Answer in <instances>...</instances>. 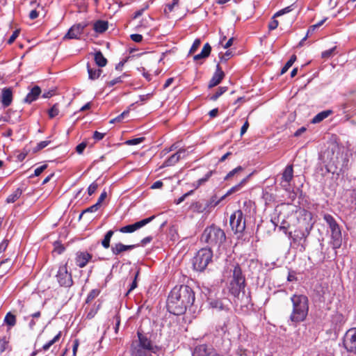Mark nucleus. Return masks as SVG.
<instances>
[{
	"mask_svg": "<svg viewBox=\"0 0 356 356\" xmlns=\"http://www.w3.org/2000/svg\"><path fill=\"white\" fill-rule=\"evenodd\" d=\"M195 301V293L187 285L177 286L170 291L168 300V311L174 315L185 313L188 307L193 305Z\"/></svg>",
	"mask_w": 356,
	"mask_h": 356,
	"instance_id": "1",
	"label": "nucleus"
},
{
	"mask_svg": "<svg viewBox=\"0 0 356 356\" xmlns=\"http://www.w3.org/2000/svg\"><path fill=\"white\" fill-rule=\"evenodd\" d=\"M292 311L289 316V320L293 323H298L304 321L309 312V299L303 294H293L291 297Z\"/></svg>",
	"mask_w": 356,
	"mask_h": 356,
	"instance_id": "2",
	"label": "nucleus"
},
{
	"mask_svg": "<svg viewBox=\"0 0 356 356\" xmlns=\"http://www.w3.org/2000/svg\"><path fill=\"white\" fill-rule=\"evenodd\" d=\"M137 335L138 339L134 340L131 343V356H152V353H156L158 347L146 334L138 330Z\"/></svg>",
	"mask_w": 356,
	"mask_h": 356,
	"instance_id": "3",
	"label": "nucleus"
},
{
	"mask_svg": "<svg viewBox=\"0 0 356 356\" xmlns=\"http://www.w3.org/2000/svg\"><path fill=\"white\" fill-rule=\"evenodd\" d=\"M201 240L211 247L219 248L225 241L226 236L222 229L212 225L204 230Z\"/></svg>",
	"mask_w": 356,
	"mask_h": 356,
	"instance_id": "4",
	"label": "nucleus"
},
{
	"mask_svg": "<svg viewBox=\"0 0 356 356\" xmlns=\"http://www.w3.org/2000/svg\"><path fill=\"white\" fill-rule=\"evenodd\" d=\"M245 286V279L241 268L238 265H236L233 269L232 280L229 286L230 293L236 299H240L241 293L243 291L244 295V289Z\"/></svg>",
	"mask_w": 356,
	"mask_h": 356,
	"instance_id": "5",
	"label": "nucleus"
},
{
	"mask_svg": "<svg viewBox=\"0 0 356 356\" xmlns=\"http://www.w3.org/2000/svg\"><path fill=\"white\" fill-rule=\"evenodd\" d=\"M323 220L327 223L331 232L330 243L334 249H338L341 247L342 243V236L341 227L335 218L329 213L323 215Z\"/></svg>",
	"mask_w": 356,
	"mask_h": 356,
	"instance_id": "6",
	"label": "nucleus"
},
{
	"mask_svg": "<svg viewBox=\"0 0 356 356\" xmlns=\"http://www.w3.org/2000/svg\"><path fill=\"white\" fill-rule=\"evenodd\" d=\"M213 252L211 248H202L193 259V268L197 271H203L209 263L212 261Z\"/></svg>",
	"mask_w": 356,
	"mask_h": 356,
	"instance_id": "7",
	"label": "nucleus"
},
{
	"mask_svg": "<svg viewBox=\"0 0 356 356\" xmlns=\"http://www.w3.org/2000/svg\"><path fill=\"white\" fill-rule=\"evenodd\" d=\"M56 278L58 284L62 287L69 288L73 284L72 273L68 271L67 264L59 266Z\"/></svg>",
	"mask_w": 356,
	"mask_h": 356,
	"instance_id": "8",
	"label": "nucleus"
},
{
	"mask_svg": "<svg viewBox=\"0 0 356 356\" xmlns=\"http://www.w3.org/2000/svg\"><path fill=\"white\" fill-rule=\"evenodd\" d=\"M229 223L236 234L243 232L245 229V219L241 210H236L231 215Z\"/></svg>",
	"mask_w": 356,
	"mask_h": 356,
	"instance_id": "9",
	"label": "nucleus"
},
{
	"mask_svg": "<svg viewBox=\"0 0 356 356\" xmlns=\"http://www.w3.org/2000/svg\"><path fill=\"white\" fill-rule=\"evenodd\" d=\"M312 226L307 227L305 229H298L293 232L289 233V237L291 238L294 243H298L301 246L303 250L307 245V238L310 234Z\"/></svg>",
	"mask_w": 356,
	"mask_h": 356,
	"instance_id": "10",
	"label": "nucleus"
},
{
	"mask_svg": "<svg viewBox=\"0 0 356 356\" xmlns=\"http://www.w3.org/2000/svg\"><path fill=\"white\" fill-rule=\"evenodd\" d=\"M343 346L348 352L356 355V327L350 328L346 332Z\"/></svg>",
	"mask_w": 356,
	"mask_h": 356,
	"instance_id": "11",
	"label": "nucleus"
},
{
	"mask_svg": "<svg viewBox=\"0 0 356 356\" xmlns=\"http://www.w3.org/2000/svg\"><path fill=\"white\" fill-rule=\"evenodd\" d=\"M155 216H152L147 218L143 219L140 221H138L134 224L127 225L126 226L122 227L120 228L119 231L122 233H132L136 231L138 229L145 226L150 222L154 219Z\"/></svg>",
	"mask_w": 356,
	"mask_h": 356,
	"instance_id": "12",
	"label": "nucleus"
},
{
	"mask_svg": "<svg viewBox=\"0 0 356 356\" xmlns=\"http://www.w3.org/2000/svg\"><path fill=\"white\" fill-rule=\"evenodd\" d=\"M87 26L88 24L86 22L73 25L64 36V39H79Z\"/></svg>",
	"mask_w": 356,
	"mask_h": 356,
	"instance_id": "13",
	"label": "nucleus"
},
{
	"mask_svg": "<svg viewBox=\"0 0 356 356\" xmlns=\"http://www.w3.org/2000/svg\"><path fill=\"white\" fill-rule=\"evenodd\" d=\"M13 95L11 88H3L0 95V102L3 108L8 107L13 102Z\"/></svg>",
	"mask_w": 356,
	"mask_h": 356,
	"instance_id": "14",
	"label": "nucleus"
},
{
	"mask_svg": "<svg viewBox=\"0 0 356 356\" xmlns=\"http://www.w3.org/2000/svg\"><path fill=\"white\" fill-rule=\"evenodd\" d=\"M293 177V170L291 165H287L282 175L281 185L285 189L288 190L290 186V181Z\"/></svg>",
	"mask_w": 356,
	"mask_h": 356,
	"instance_id": "15",
	"label": "nucleus"
},
{
	"mask_svg": "<svg viewBox=\"0 0 356 356\" xmlns=\"http://www.w3.org/2000/svg\"><path fill=\"white\" fill-rule=\"evenodd\" d=\"M186 156V149H179L176 153L171 155L168 159L163 163L164 167L172 166L176 164L181 159Z\"/></svg>",
	"mask_w": 356,
	"mask_h": 356,
	"instance_id": "16",
	"label": "nucleus"
},
{
	"mask_svg": "<svg viewBox=\"0 0 356 356\" xmlns=\"http://www.w3.org/2000/svg\"><path fill=\"white\" fill-rule=\"evenodd\" d=\"M225 76V73L221 69L220 64L218 63L216 65V71L209 81V87L213 88L219 84Z\"/></svg>",
	"mask_w": 356,
	"mask_h": 356,
	"instance_id": "17",
	"label": "nucleus"
},
{
	"mask_svg": "<svg viewBox=\"0 0 356 356\" xmlns=\"http://www.w3.org/2000/svg\"><path fill=\"white\" fill-rule=\"evenodd\" d=\"M139 246V245H124L122 243H117L111 246V252L113 255H119L123 252L129 251Z\"/></svg>",
	"mask_w": 356,
	"mask_h": 356,
	"instance_id": "18",
	"label": "nucleus"
},
{
	"mask_svg": "<svg viewBox=\"0 0 356 356\" xmlns=\"http://www.w3.org/2000/svg\"><path fill=\"white\" fill-rule=\"evenodd\" d=\"M91 258L92 255L87 252H78L76 257V264L80 268H83Z\"/></svg>",
	"mask_w": 356,
	"mask_h": 356,
	"instance_id": "19",
	"label": "nucleus"
},
{
	"mask_svg": "<svg viewBox=\"0 0 356 356\" xmlns=\"http://www.w3.org/2000/svg\"><path fill=\"white\" fill-rule=\"evenodd\" d=\"M226 198L225 195L218 197L216 194L212 195L205 204L204 209H211L219 205Z\"/></svg>",
	"mask_w": 356,
	"mask_h": 356,
	"instance_id": "20",
	"label": "nucleus"
},
{
	"mask_svg": "<svg viewBox=\"0 0 356 356\" xmlns=\"http://www.w3.org/2000/svg\"><path fill=\"white\" fill-rule=\"evenodd\" d=\"M40 92L41 90L40 87L38 86H34L26 96L24 102L29 104L33 102V101L37 99Z\"/></svg>",
	"mask_w": 356,
	"mask_h": 356,
	"instance_id": "21",
	"label": "nucleus"
},
{
	"mask_svg": "<svg viewBox=\"0 0 356 356\" xmlns=\"http://www.w3.org/2000/svg\"><path fill=\"white\" fill-rule=\"evenodd\" d=\"M40 312H36L26 318L29 319V327L31 330H33L36 325L40 323Z\"/></svg>",
	"mask_w": 356,
	"mask_h": 356,
	"instance_id": "22",
	"label": "nucleus"
},
{
	"mask_svg": "<svg viewBox=\"0 0 356 356\" xmlns=\"http://www.w3.org/2000/svg\"><path fill=\"white\" fill-rule=\"evenodd\" d=\"M108 28V23L107 21L97 20L94 23L93 29L96 33H103Z\"/></svg>",
	"mask_w": 356,
	"mask_h": 356,
	"instance_id": "23",
	"label": "nucleus"
},
{
	"mask_svg": "<svg viewBox=\"0 0 356 356\" xmlns=\"http://www.w3.org/2000/svg\"><path fill=\"white\" fill-rule=\"evenodd\" d=\"M209 354L210 351L207 345L202 344L195 348L192 356H209Z\"/></svg>",
	"mask_w": 356,
	"mask_h": 356,
	"instance_id": "24",
	"label": "nucleus"
},
{
	"mask_svg": "<svg viewBox=\"0 0 356 356\" xmlns=\"http://www.w3.org/2000/svg\"><path fill=\"white\" fill-rule=\"evenodd\" d=\"M247 180H248V177L244 178L238 184L232 186L230 189H229L227 191V192L225 194L226 197L229 195L234 194V193L240 192L243 189V188L245 186V185L247 182Z\"/></svg>",
	"mask_w": 356,
	"mask_h": 356,
	"instance_id": "25",
	"label": "nucleus"
},
{
	"mask_svg": "<svg viewBox=\"0 0 356 356\" xmlns=\"http://www.w3.org/2000/svg\"><path fill=\"white\" fill-rule=\"evenodd\" d=\"M332 110H325L323 111L318 114H316L313 119L312 120V122L313 124H317L327 118L328 116H330L332 113Z\"/></svg>",
	"mask_w": 356,
	"mask_h": 356,
	"instance_id": "26",
	"label": "nucleus"
},
{
	"mask_svg": "<svg viewBox=\"0 0 356 356\" xmlns=\"http://www.w3.org/2000/svg\"><path fill=\"white\" fill-rule=\"evenodd\" d=\"M87 70L88 73V78L90 80H95L98 79L102 72V70L99 68L91 67L89 63L87 64Z\"/></svg>",
	"mask_w": 356,
	"mask_h": 356,
	"instance_id": "27",
	"label": "nucleus"
},
{
	"mask_svg": "<svg viewBox=\"0 0 356 356\" xmlns=\"http://www.w3.org/2000/svg\"><path fill=\"white\" fill-rule=\"evenodd\" d=\"M95 61L99 67H104L107 63L106 58L103 56L100 51H96L95 54Z\"/></svg>",
	"mask_w": 356,
	"mask_h": 356,
	"instance_id": "28",
	"label": "nucleus"
},
{
	"mask_svg": "<svg viewBox=\"0 0 356 356\" xmlns=\"http://www.w3.org/2000/svg\"><path fill=\"white\" fill-rule=\"evenodd\" d=\"M22 190L19 188H17L12 194L8 196L6 198V203H13L17 201L22 195Z\"/></svg>",
	"mask_w": 356,
	"mask_h": 356,
	"instance_id": "29",
	"label": "nucleus"
},
{
	"mask_svg": "<svg viewBox=\"0 0 356 356\" xmlns=\"http://www.w3.org/2000/svg\"><path fill=\"white\" fill-rule=\"evenodd\" d=\"M213 171H209L202 178L199 179L195 183L193 184L195 189L198 188L200 186L207 182L211 177Z\"/></svg>",
	"mask_w": 356,
	"mask_h": 356,
	"instance_id": "30",
	"label": "nucleus"
},
{
	"mask_svg": "<svg viewBox=\"0 0 356 356\" xmlns=\"http://www.w3.org/2000/svg\"><path fill=\"white\" fill-rule=\"evenodd\" d=\"M113 234L114 232L113 230H109L106 233L104 238L102 241V245L104 248L107 249L110 247L111 239Z\"/></svg>",
	"mask_w": 356,
	"mask_h": 356,
	"instance_id": "31",
	"label": "nucleus"
},
{
	"mask_svg": "<svg viewBox=\"0 0 356 356\" xmlns=\"http://www.w3.org/2000/svg\"><path fill=\"white\" fill-rule=\"evenodd\" d=\"M4 323L9 327H13L16 324V316L11 312L7 313L4 318Z\"/></svg>",
	"mask_w": 356,
	"mask_h": 356,
	"instance_id": "32",
	"label": "nucleus"
},
{
	"mask_svg": "<svg viewBox=\"0 0 356 356\" xmlns=\"http://www.w3.org/2000/svg\"><path fill=\"white\" fill-rule=\"evenodd\" d=\"M209 305L213 309H216L218 310H223L225 309V307L222 302L221 300L216 299V300H211L209 301Z\"/></svg>",
	"mask_w": 356,
	"mask_h": 356,
	"instance_id": "33",
	"label": "nucleus"
},
{
	"mask_svg": "<svg viewBox=\"0 0 356 356\" xmlns=\"http://www.w3.org/2000/svg\"><path fill=\"white\" fill-rule=\"evenodd\" d=\"M296 60V56L292 55L290 59L286 63L284 66L281 70V74L286 73L288 70L293 65L294 62Z\"/></svg>",
	"mask_w": 356,
	"mask_h": 356,
	"instance_id": "34",
	"label": "nucleus"
},
{
	"mask_svg": "<svg viewBox=\"0 0 356 356\" xmlns=\"http://www.w3.org/2000/svg\"><path fill=\"white\" fill-rule=\"evenodd\" d=\"M101 306V303L99 304H95L92 308L90 309L89 312L86 314V318L91 319L97 313L98 310L99 309Z\"/></svg>",
	"mask_w": 356,
	"mask_h": 356,
	"instance_id": "35",
	"label": "nucleus"
},
{
	"mask_svg": "<svg viewBox=\"0 0 356 356\" xmlns=\"http://www.w3.org/2000/svg\"><path fill=\"white\" fill-rule=\"evenodd\" d=\"M60 332H58L51 340H50L49 341L43 345L42 348V350L44 351L48 350L54 343H55L56 341L59 340V339L60 338Z\"/></svg>",
	"mask_w": 356,
	"mask_h": 356,
	"instance_id": "36",
	"label": "nucleus"
},
{
	"mask_svg": "<svg viewBox=\"0 0 356 356\" xmlns=\"http://www.w3.org/2000/svg\"><path fill=\"white\" fill-rule=\"evenodd\" d=\"M129 113V110H126L123 111L121 114L118 115L116 118L111 120L110 123L113 124L115 122H121L124 119V118L127 117Z\"/></svg>",
	"mask_w": 356,
	"mask_h": 356,
	"instance_id": "37",
	"label": "nucleus"
},
{
	"mask_svg": "<svg viewBox=\"0 0 356 356\" xmlns=\"http://www.w3.org/2000/svg\"><path fill=\"white\" fill-rule=\"evenodd\" d=\"M227 90L226 86L220 87L218 88L217 91L211 97V99L213 101H216L218 97H220L222 94H224Z\"/></svg>",
	"mask_w": 356,
	"mask_h": 356,
	"instance_id": "38",
	"label": "nucleus"
},
{
	"mask_svg": "<svg viewBox=\"0 0 356 356\" xmlns=\"http://www.w3.org/2000/svg\"><path fill=\"white\" fill-rule=\"evenodd\" d=\"M99 293L100 291L99 289L91 290L87 296L86 302L89 303L91 301H92L95 298H97L99 296Z\"/></svg>",
	"mask_w": 356,
	"mask_h": 356,
	"instance_id": "39",
	"label": "nucleus"
},
{
	"mask_svg": "<svg viewBox=\"0 0 356 356\" xmlns=\"http://www.w3.org/2000/svg\"><path fill=\"white\" fill-rule=\"evenodd\" d=\"M233 56L232 52L227 51L225 54L220 53L219 58L221 63L226 62Z\"/></svg>",
	"mask_w": 356,
	"mask_h": 356,
	"instance_id": "40",
	"label": "nucleus"
},
{
	"mask_svg": "<svg viewBox=\"0 0 356 356\" xmlns=\"http://www.w3.org/2000/svg\"><path fill=\"white\" fill-rule=\"evenodd\" d=\"M50 118H53L58 115L59 109L57 104H54L48 111Z\"/></svg>",
	"mask_w": 356,
	"mask_h": 356,
	"instance_id": "41",
	"label": "nucleus"
},
{
	"mask_svg": "<svg viewBox=\"0 0 356 356\" xmlns=\"http://www.w3.org/2000/svg\"><path fill=\"white\" fill-rule=\"evenodd\" d=\"M99 207H100V206L99 205V204H97V203L90 206V207H88L86 209H85L84 211H83V212L80 215V218L82 216L83 214H84L86 213H88V212L92 213V212L97 211L99 209Z\"/></svg>",
	"mask_w": 356,
	"mask_h": 356,
	"instance_id": "42",
	"label": "nucleus"
},
{
	"mask_svg": "<svg viewBox=\"0 0 356 356\" xmlns=\"http://www.w3.org/2000/svg\"><path fill=\"white\" fill-rule=\"evenodd\" d=\"M179 3V0H172V3H168L165 8V13H170L173 10L175 6H177Z\"/></svg>",
	"mask_w": 356,
	"mask_h": 356,
	"instance_id": "43",
	"label": "nucleus"
},
{
	"mask_svg": "<svg viewBox=\"0 0 356 356\" xmlns=\"http://www.w3.org/2000/svg\"><path fill=\"white\" fill-rule=\"evenodd\" d=\"M127 76V75L124 73V74H123L122 76H118V77L110 81L109 82H108L107 85L109 87H112L117 83H121V82H122V78L124 76Z\"/></svg>",
	"mask_w": 356,
	"mask_h": 356,
	"instance_id": "44",
	"label": "nucleus"
},
{
	"mask_svg": "<svg viewBox=\"0 0 356 356\" xmlns=\"http://www.w3.org/2000/svg\"><path fill=\"white\" fill-rule=\"evenodd\" d=\"M211 51V47L210 46V44L209 43H206L204 45L200 53H202L205 58H207L210 55Z\"/></svg>",
	"mask_w": 356,
	"mask_h": 356,
	"instance_id": "45",
	"label": "nucleus"
},
{
	"mask_svg": "<svg viewBox=\"0 0 356 356\" xmlns=\"http://www.w3.org/2000/svg\"><path fill=\"white\" fill-rule=\"evenodd\" d=\"M335 49H336V47H334L331 49H329L327 50L323 51L321 54V57L323 58H328L331 57L333 55Z\"/></svg>",
	"mask_w": 356,
	"mask_h": 356,
	"instance_id": "46",
	"label": "nucleus"
},
{
	"mask_svg": "<svg viewBox=\"0 0 356 356\" xmlns=\"http://www.w3.org/2000/svg\"><path fill=\"white\" fill-rule=\"evenodd\" d=\"M144 138L141 137V138H133V139H130V140H128L126 141V144L129 145H138L140 144V143H142L143 140H144Z\"/></svg>",
	"mask_w": 356,
	"mask_h": 356,
	"instance_id": "47",
	"label": "nucleus"
},
{
	"mask_svg": "<svg viewBox=\"0 0 356 356\" xmlns=\"http://www.w3.org/2000/svg\"><path fill=\"white\" fill-rule=\"evenodd\" d=\"M8 341L6 340V337L0 339V354L3 353L8 347Z\"/></svg>",
	"mask_w": 356,
	"mask_h": 356,
	"instance_id": "48",
	"label": "nucleus"
},
{
	"mask_svg": "<svg viewBox=\"0 0 356 356\" xmlns=\"http://www.w3.org/2000/svg\"><path fill=\"white\" fill-rule=\"evenodd\" d=\"M200 44H201V40L200 39H195L190 49L189 54H193L195 51H196L197 49L200 46Z\"/></svg>",
	"mask_w": 356,
	"mask_h": 356,
	"instance_id": "49",
	"label": "nucleus"
},
{
	"mask_svg": "<svg viewBox=\"0 0 356 356\" xmlns=\"http://www.w3.org/2000/svg\"><path fill=\"white\" fill-rule=\"evenodd\" d=\"M243 170L242 167L241 166H238L237 168L233 169L232 170H231L227 175L226 177H225V180H227L229 179H230L231 177H232L234 175H236V173H238V172L241 171Z\"/></svg>",
	"mask_w": 356,
	"mask_h": 356,
	"instance_id": "50",
	"label": "nucleus"
},
{
	"mask_svg": "<svg viewBox=\"0 0 356 356\" xmlns=\"http://www.w3.org/2000/svg\"><path fill=\"white\" fill-rule=\"evenodd\" d=\"M291 10H292L291 6H287V7H286V8L279 10L278 12H277L274 15V17H277L281 16V15H284L285 13H289Z\"/></svg>",
	"mask_w": 356,
	"mask_h": 356,
	"instance_id": "51",
	"label": "nucleus"
},
{
	"mask_svg": "<svg viewBox=\"0 0 356 356\" xmlns=\"http://www.w3.org/2000/svg\"><path fill=\"white\" fill-rule=\"evenodd\" d=\"M98 184L94 181L88 188V193L89 195H92L97 189Z\"/></svg>",
	"mask_w": 356,
	"mask_h": 356,
	"instance_id": "52",
	"label": "nucleus"
},
{
	"mask_svg": "<svg viewBox=\"0 0 356 356\" xmlns=\"http://www.w3.org/2000/svg\"><path fill=\"white\" fill-rule=\"evenodd\" d=\"M274 16L272 17L270 22L268 24V29L270 31L275 30L278 26V21L275 19Z\"/></svg>",
	"mask_w": 356,
	"mask_h": 356,
	"instance_id": "53",
	"label": "nucleus"
},
{
	"mask_svg": "<svg viewBox=\"0 0 356 356\" xmlns=\"http://www.w3.org/2000/svg\"><path fill=\"white\" fill-rule=\"evenodd\" d=\"M47 168V164H44L38 167L34 170V176H35V177L39 176Z\"/></svg>",
	"mask_w": 356,
	"mask_h": 356,
	"instance_id": "54",
	"label": "nucleus"
},
{
	"mask_svg": "<svg viewBox=\"0 0 356 356\" xmlns=\"http://www.w3.org/2000/svg\"><path fill=\"white\" fill-rule=\"evenodd\" d=\"M350 202H351L353 207L356 210V188L353 189L351 192Z\"/></svg>",
	"mask_w": 356,
	"mask_h": 356,
	"instance_id": "55",
	"label": "nucleus"
},
{
	"mask_svg": "<svg viewBox=\"0 0 356 356\" xmlns=\"http://www.w3.org/2000/svg\"><path fill=\"white\" fill-rule=\"evenodd\" d=\"M138 275V272H137L136 273L135 277H134V280H133V282L130 284V286H129V289L128 290L127 293H130L131 291H132L134 289H135L137 287V281H136V280H137Z\"/></svg>",
	"mask_w": 356,
	"mask_h": 356,
	"instance_id": "56",
	"label": "nucleus"
},
{
	"mask_svg": "<svg viewBox=\"0 0 356 356\" xmlns=\"http://www.w3.org/2000/svg\"><path fill=\"white\" fill-rule=\"evenodd\" d=\"M19 33V30H15L13 33V34L10 35V37L9 38V39L8 40V43L9 44H11L15 40V39L18 37Z\"/></svg>",
	"mask_w": 356,
	"mask_h": 356,
	"instance_id": "57",
	"label": "nucleus"
},
{
	"mask_svg": "<svg viewBox=\"0 0 356 356\" xmlns=\"http://www.w3.org/2000/svg\"><path fill=\"white\" fill-rule=\"evenodd\" d=\"M130 38L135 42H140L143 40V35L140 34H131Z\"/></svg>",
	"mask_w": 356,
	"mask_h": 356,
	"instance_id": "58",
	"label": "nucleus"
},
{
	"mask_svg": "<svg viewBox=\"0 0 356 356\" xmlns=\"http://www.w3.org/2000/svg\"><path fill=\"white\" fill-rule=\"evenodd\" d=\"M104 135L105 134L103 133H100L97 131H95L93 134V138L96 140H100L103 139Z\"/></svg>",
	"mask_w": 356,
	"mask_h": 356,
	"instance_id": "59",
	"label": "nucleus"
},
{
	"mask_svg": "<svg viewBox=\"0 0 356 356\" xmlns=\"http://www.w3.org/2000/svg\"><path fill=\"white\" fill-rule=\"evenodd\" d=\"M86 147V144L85 143H81L76 146V150L79 154H81Z\"/></svg>",
	"mask_w": 356,
	"mask_h": 356,
	"instance_id": "60",
	"label": "nucleus"
},
{
	"mask_svg": "<svg viewBox=\"0 0 356 356\" xmlns=\"http://www.w3.org/2000/svg\"><path fill=\"white\" fill-rule=\"evenodd\" d=\"M49 143H50V141H49V140L41 141L39 143H38L37 148H38V149H42L44 147H46Z\"/></svg>",
	"mask_w": 356,
	"mask_h": 356,
	"instance_id": "61",
	"label": "nucleus"
},
{
	"mask_svg": "<svg viewBox=\"0 0 356 356\" xmlns=\"http://www.w3.org/2000/svg\"><path fill=\"white\" fill-rule=\"evenodd\" d=\"M8 242L7 240H3L0 243V254L4 252L8 246Z\"/></svg>",
	"mask_w": 356,
	"mask_h": 356,
	"instance_id": "62",
	"label": "nucleus"
},
{
	"mask_svg": "<svg viewBox=\"0 0 356 356\" xmlns=\"http://www.w3.org/2000/svg\"><path fill=\"white\" fill-rule=\"evenodd\" d=\"M249 127L248 121L246 120L241 129V136H243L248 130Z\"/></svg>",
	"mask_w": 356,
	"mask_h": 356,
	"instance_id": "63",
	"label": "nucleus"
},
{
	"mask_svg": "<svg viewBox=\"0 0 356 356\" xmlns=\"http://www.w3.org/2000/svg\"><path fill=\"white\" fill-rule=\"evenodd\" d=\"M163 182L161 181H155L151 186L152 189H157L161 188L163 186Z\"/></svg>",
	"mask_w": 356,
	"mask_h": 356,
	"instance_id": "64",
	"label": "nucleus"
}]
</instances>
